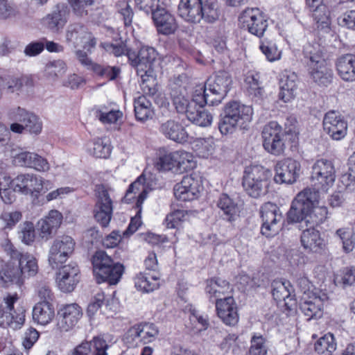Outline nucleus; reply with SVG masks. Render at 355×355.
Here are the masks:
<instances>
[{"instance_id": "60", "label": "nucleus", "mask_w": 355, "mask_h": 355, "mask_svg": "<svg viewBox=\"0 0 355 355\" xmlns=\"http://www.w3.org/2000/svg\"><path fill=\"white\" fill-rule=\"evenodd\" d=\"M268 352L266 339L261 335L254 334L250 340V355H266Z\"/></svg>"}, {"instance_id": "16", "label": "nucleus", "mask_w": 355, "mask_h": 355, "mask_svg": "<svg viewBox=\"0 0 355 355\" xmlns=\"http://www.w3.org/2000/svg\"><path fill=\"white\" fill-rule=\"evenodd\" d=\"M239 21L250 33L261 37L268 27V20L257 8H247L241 13Z\"/></svg>"}, {"instance_id": "6", "label": "nucleus", "mask_w": 355, "mask_h": 355, "mask_svg": "<svg viewBox=\"0 0 355 355\" xmlns=\"http://www.w3.org/2000/svg\"><path fill=\"white\" fill-rule=\"evenodd\" d=\"M17 293H6L0 300V327L20 329L26 320V309L23 306L15 309V304L19 301Z\"/></svg>"}, {"instance_id": "14", "label": "nucleus", "mask_w": 355, "mask_h": 355, "mask_svg": "<svg viewBox=\"0 0 355 355\" xmlns=\"http://www.w3.org/2000/svg\"><path fill=\"white\" fill-rule=\"evenodd\" d=\"M262 219L261 233L267 237L275 235L281 230L283 216L279 208L274 203L266 202L260 210Z\"/></svg>"}, {"instance_id": "54", "label": "nucleus", "mask_w": 355, "mask_h": 355, "mask_svg": "<svg viewBox=\"0 0 355 355\" xmlns=\"http://www.w3.org/2000/svg\"><path fill=\"white\" fill-rule=\"evenodd\" d=\"M12 187V180L4 173H0V197L6 204H11L15 200V193Z\"/></svg>"}, {"instance_id": "39", "label": "nucleus", "mask_w": 355, "mask_h": 355, "mask_svg": "<svg viewBox=\"0 0 355 355\" xmlns=\"http://www.w3.org/2000/svg\"><path fill=\"white\" fill-rule=\"evenodd\" d=\"M291 286L288 282L275 280L272 283V295L278 302L284 301L289 309L295 304V300L291 297Z\"/></svg>"}, {"instance_id": "51", "label": "nucleus", "mask_w": 355, "mask_h": 355, "mask_svg": "<svg viewBox=\"0 0 355 355\" xmlns=\"http://www.w3.org/2000/svg\"><path fill=\"white\" fill-rule=\"evenodd\" d=\"M135 286L138 291L149 293L158 288L159 279L157 277H148L144 273H139L135 278Z\"/></svg>"}, {"instance_id": "46", "label": "nucleus", "mask_w": 355, "mask_h": 355, "mask_svg": "<svg viewBox=\"0 0 355 355\" xmlns=\"http://www.w3.org/2000/svg\"><path fill=\"white\" fill-rule=\"evenodd\" d=\"M67 22L66 11L54 10L42 19L43 24L53 32L62 29Z\"/></svg>"}, {"instance_id": "29", "label": "nucleus", "mask_w": 355, "mask_h": 355, "mask_svg": "<svg viewBox=\"0 0 355 355\" xmlns=\"http://www.w3.org/2000/svg\"><path fill=\"white\" fill-rule=\"evenodd\" d=\"M66 38L75 46H80L88 52H90L96 44V39L92 35L80 26L71 27L67 32Z\"/></svg>"}, {"instance_id": "13", "label": "nucleus", "mask_w": 355, "mask_h": 355, "mask_svg": "<svg viewBox=\"0 0 355 355\" xmlns=\"http://www.w3.org/2000/svg\"><path fill=\"white\" fill-rule=\"evenodd\" d=\"M336 178V170L332 161L320 159L317 160L313 167L311 181L315 189L327 190L333 184Z\"/></svg>"}, {"instance_id": "26", "label": "nucleus", "mask_w": 355, "mask_h": 355, "mask_svg": "<svg viewBox=\"0 0 355 355\" xmlns=\"http://www.w3.org/2000/svg\"><path fill=\"white\" fill-rule=\"evenodd\" d=\"M0 282L5 288L16 286L20 288L24 284L25 282L14 259H10L1 266Z\"/></svg>"}, {"instance_id": "45", "label": "nucleus", "mask_w": 355, "mask_h": 355, "mask_svg": "<svg viewBox=\"0 0 355 355\" xmlns=\"http://www.w3.org/2000/svg\"><path fill=\"white\" fill-rule=\"evenodd\" d=\"M303 55L308 67L324 62L322 50L318 43H307L304 46Z\"/></svg>"}, {"instance_id": "61", "label": "nucleus", "mask_w": 355, "mask_h": 355, "mask_svg": "<svg viewBox=\"0 0 355 355\" xmlns=\"http://www.w3.org/2000/svg\"><path fill=\"white\" fill-rule=\"evenodd\" d=\"M19 236L21 242L26 245H31L35 239V227L32 222L26 221L20 226Z\"/></svg>"}, {"instance_id": "30", "label": "nucleus", "mask_w": 355, "mask_h": 355, "mask_svg": "<svg viewBox=\"0 0 355 355\" xmlns=\"http://www.w3.org/2000/svg\"><path fill=\"white\" fill-rule=\"evenodd\" d=\"M179 306L181 307V312L189 313L190 322L186 324L188 328L194 331H201L208 327L209 322L207 316L200 315L191 304L187 303L185 297L179 296Z\"/></svg>"}, {"instance_id": "8", "label": "nucleus", "mask_w": 355, "mask_h": 355, "mask_svg": "<svg viewBox=\"0 0 355 355\" xmlns=\"http://www.w3.org/2000/svg\"><path fill=\"white\" fill-rule=\"evenodd\" d=\"M146 178L142 174L133 182L126 191L123 198V201L126 203H130L137 200L136 205L139 211L136 216L131 218L130 223L127 230L123 232L124 236H130L135 232L141 225V205L146 199L148 193V187L145 184Z\"/></svg>"}, {"instance_id": "23", "label": "nucleus", "mask_w": 355, "mask_h": 355, "mask_svg": "<svg viewBox=\"0 0 355 355\" xmlns=\"http://www.w3.org/2000/svg\"><path fill=\"white\" fill-rule=\"evenodd\" d=\"M63 220L62 214L56 209L50 210L37 222V231L41 239L46 241L52 237L60 228Z\"/></svg>"}, {"instance_id": "1", "label": "nucleus", "mask_w": 355, "mask_h": 355, "mask_svg": "<svg viewBox=\"0 0 355 355\" xmlns=\"http://www.w3.org/2000/svg\"><path fill=\"white\" fill-rule=\"evenodd\" d=\"M101 46L108 53L115 56H121L125 53L132 66L136 67L138 76L141 78V85L145 92L153 94L157 84L156 75L153 68L156 60L157 53L155 49L150 46H143L138 53L128 50L123 42L115 43H102Z\"/></svg>"}, {"instance_id": "37", "label": "nucleus", "mask_w": 355, "mask_h": 355, "mask_svg": "<svg viewBox=\"0 0 355 355\" xmlns=\"http://www.w3.org/2000/svg\"><path fill=\"white\" fill-rule=\"evenodd\" d=\"M339 76L346 82L355 81V55L345 54L340 56L336 62Z\"/></svg>"}, {"instance_id": "64", "label": "nucleus", "mask_w": 355, "mask_h": 355, "mask_svg": "<svg viewBox=\"0 0 355 355\" xmlns=\"http://www.w3.org/2000/svg\"><path fill=\"white\" fill-rule=\"evenodd\" d=\"M123 342L128 347H136L142 343L137 325L131 327L124 334Z\"/></svg>"}, {"instance_id": "31", "label": "nucleus", "mask_w": 355, "mask_h": 355, "mask_svg": "<svg viewBox=\"0 0 355 355\" xmlns=\"http://www.w3.org/2000/svg\"><path fill=\"white\" fill-rule=\"evenodd\" d=\"M179 113H183L189 121L201 127L209 126L213 121L212 114L204 106H196L193 103L187 104L184 110L179 109Z\"/></svg>"}, {"instance_id": "11", "label": "nucleus", "mask_w": 355, "mask_h": 355, "mask_svg": "<svg viewBox=\"0 0 355 355\" xmlns=\"http://www.w3.org/2000/svg\"><path fill=\"white\" fill-rule=\"evenodd\" d=\"M76 242L69 235H62L51 243L48 252V262L52 268H58L72 255Z\"/></svg>"}, {"instance_id": "22", "label": "nucleus", "mask_w": 355, "mask_h": 355, "mask_svg": "<svg viewBox=\"0 0 355 355\" xmlns=\"http://www.w3.org/2000/svg\"><path fill=\"white\" fill-rule=\"evenodd\" d=\"M328 299L326 293L315 289L311 292V295L304 297V301L300 304V309L308 317L307 320L320 317L324 304Z\"/></svg>"}, {"instance_id": "36", "label": "nucleus", "mask_w": 355, "mask_h": 355, "mask_svg": "<svg viewBox=\"0 0 355 355\" xmlns=\"http://www.w3.org/2000/svg\"><path fill=\"white\" fill-rule=\"evenodd\" d=\"M32 317L34 322L45 327L50 324L55 318L53 305L48 301H41L33 307Z\"/></svg>"}, {"instance_id": "32", "label": "nucleus", "mask_w": 355, "mask_h": 355, "mask_svg": "<svg viewBox=\"0 0 355 355\" xmlns=\"http://www.w3.org/2000/svg\"><path fill=\"white\" fill-rule=\"evenodd\" d=\"M96 117L104 125L119 130L122 123L123 114L116 106H100L95 111Z\"/></svg>"}, {"instance_id": "10", "label": "nucleus", "mask_w": 355, "mask_h": 355, "mask_svg": "<svg viewBox=\"0 0 355 355\" xmlns=\"http://www.w3.org/2000/svg\"><path fill=\"white\" fill-rule=\"evenodd\" d=\"M12 180L14 190L24 195L37 197L48 190L47 186L51 184L49 180L34 173H21Z\"/></svg>"}, {"instance_id": "28", "label": "nucleus", "mask_w": 355, "mask_h": 355, "mask_svg": "<svg viewBox=\"0 0 355 355\" xmlns=\"http://www.w3.org/2000/svg\"><path fill=\"white\" fill-rule=\"evenodd\" d=\"M218 318L228 326H234L239 322L237 306L232 296L225 297L216 304Z\"/></svg>"}, {"instance_id": "59", "label": "nucleus", "mask_w": 355, "mask_h": 355, "mask_svg": "<svg viewBox=\"0 0 355 355\" xmlns=\"http://www.w3.org/2000/svg\"><path fill=\"white\" fill-rule=\"evenodd\" d=\"M105 300V296L103 291H98L92 298L87 309V315L90 320H93L97 315L100 308Z\"/></svg>"}, {"instance_id": "41", "label": "nucleus", "mask_w": 355, "mask_h": 355, "mask_svg": "<svg viewBox=\"0 0 355 355\" xmlns=\"http://www.w3.org/2000/svg\"><path fill=\"white\" fill-rule=\"evenodd\" d=\"M308 67L311 78L319 86L327 87L332 82L333 71L325 61Z\"/></svg>"}, {"instance_id": "53", "label": "nucleus", "mask_w": 355, "mask_h": 355, "mask_svg": "<svg viewBox=\"0 0 355 355\" xmlns=\"http://www.w3.org/2000/svg\"><path fill=\"white\" fill-rule=\"evenodd\" d=\"M176 159L175 154L166 150L159 149L157 152V159L155 162V167L159 171H168L175 166Z\"/></svg>"}, {"instance_id": "7", "label": "nucleus", "mask_w": 355, "mask_h": 355, "mask_svg": "<svg viewBox=\"0 0 355 355\" xmlns=\"http://www.w3.org/2000/svg\"><path fill=\"white\" fill-rule=\"evenodd\" d=\"M93 272L97 283L107 282L115 285L120 281L124 267L114 263L112 258L103 251L96 252L92 258Z\"/></svg>"}, {"instance_id": "33", "label": "nucleus", "mask_w": 355, "mask_h": 355, "mask_svg": "<svg viewBox=\"0 0 355 355\" xmlns=\"http://www.w3.org/2000/svg\"><path fill=\"white\" fill-rule=\"evenodd\" d=\"M153 19L159 33L164 35L173 33L176 28L175 17L164 8H157L153 12Z\"/></svg>"}, {"instance_id": "40", "label": "nucleus", "mask_w": 355, "mask_h": 355, "mask_svg": "<svg viewBox=\"0 0 355 355\" xmlns=\"http://www.w3.org/2000/svg\"><path fill=\"white\" fill-rule=\"evenodd\" d=\"M117 339L112 335L95 336L89 342L94 355H110V349L116 346Z\"/></svg>"}, {"instance_id": "63", "label": "nucleus", "mask_w": 355, "mask_h": 355, "mask_svg": "<svg viewBox=\"0 0 355 355\" xmlns=\"http://www.w3.org/2000/svg\"><path fill=\"white\" fill-rule=\"evenodd\" d=\"M196 162L192 153L184 150H179V171L184 172L193 169Z\"/></svg>"}, {"instance_id": "38", "label": "nucleus", "mask_w": 355, "mask_h": 355, "mask_svg": "<svg viewBox=\"0 0 355 355\" xmlns=\"http://www.w3.org/2000/svg\"><path fill=\"white\" fill-rule=\"evenodd\" d=\"M199 192V181L192 175H184L179 182V200H192L197 197Z\"/></svg>"}, {"instance_id": "4", "label": "nucleus", "mask_w": 355, "mask_h": 355, "mask_svg": "<svg viewBox=\"0 0 355 355\" xmlns=\"http://www.w3.org/2000/svg\"><path fill=\"white\" fill-rule=\"evenodd\" d=\"M252 108L239 101L227 103L220 115L218 129L223 135L234 133L238 128H245L252 118Z\"/></svg>"}, {"instance_id": "49", "label": "nucleus", "mask_w": 355, "mask_h": 355, "mask_svg": "<svg viewBox=\"0 0 355 355\" xmlns=\"http://www.w3.org/2000/svg\"><path fill=\"white\" fill-rule=\"evenodd\" d=\"M67 71V65L62 60L48 62L44 68V76L49 80L55 81L61 78Z\"/></svg>"}, {"instance_id": "25", "label": "nucleus", "mask_w": 355, "mask_h": 355, "mask_svg": "<svg viewBox=\"0 0 355 355\" xmlns=\"http://www.w3.org/2000/svg\"><path fill=\"white\" fill-rule=\"evenodd\" d=\"M80 270L75 263H70L61 268L57 275L58 288L64 293L73 291L79 282Z\"/></svg>"}, {"instance_id": "42", "label": "nucleus", "mask_w": 355, "mask_h": 355, "mask_svg": "<svg viewBox=\"0 0 355 355\" xmlns=\"http://www.w3.org/2000/svg\"><path fill=\"white\" fill-rule=\"evenodd\" d=\"M297 76L294 73L283 76L280 79L279 96L284 102H288L294 98L297 89Z\"/></svg>"}, {"instance_id": "19", "label": "nucleus", "mask_w": 355, "mask_h": 355, "mask_svg": "<svg viewBox=\"0 0 355 355\" xmlns=\"http://www.w3.org/2000/svg\"><path fill=\"white\" fill-rule=\"evenodd\" d=\"M322 220H313L308 226L301 224L302 232L300 236V242L303 248L307 252L318 253L322 251L325 248L324 240L321 237V234L315 225L321 223Z\"/></svg>"}, {"instance_id": "57", "label": "nucleus", "mask_w": 355, "mask_h": 355, "mask_svg": "<svg viewBox=\"0 0 355 355\" xmlns=\"http://www.w3.org/2000/svg\"><path fill=\"white\" fill-rule=\"evenodd\" d=\"M259 49L269 62L278 60L281 58V51L278 49L275 42L272 40H262Z\"/></svg>"}, {"instance_id": "2", "label": "nucleus", "mask_w": 355, "mask_h": 355, "mask_svg": "<svg viewBox=\"0 0 355 355\" xmlns=\"http://www.w3.org/2000/svg\"><path fill=\"white\" fill-rule=\"evenodd\" d=\"M319 214L320 220H323L327 214L324 206H319V192L311 188L304 189L300 192L293 200L291 208L287 213L288 223H302L306 226L311 223L313 216Z\"/></svg>"}, {"instance_id": "18", "label": "nucleus", "mask_w": 355, "mask_h": 355, "mask_svg": "<svg viewBox=\"0 0 355 355\" xmlns=\"http://www.w3.org/2000/svg\"><path fill=\"white\" fill-rule=\"evenodd\" d=\"M347 122L338 112L330 110L323 119L324 131L333 139L340 141L347 134Z\"/></svg>"}, {"instance_id": "56", "label": "nucleus", "mask_w": 355, "mask_h": 355, "mask_svg": "<svg viewBox=\"0 0 355 355\" xmlns=\"http://www.w3.org/2000/svg\"><path fill=\"white\" fill-rule=\"evenodd\" d=\"M142 344L153 342L159 334L157 327L153 323H141L136 324Z\"/></svg>"}, {"instance_id": "55", "label": "nucleus", "mask_w": 355, "mask_h": 355, "mask_svg": "<svg viewBox=\"0 0 355 355\" xmlns=\"http://www.w3.org/2000/svg\"><path fill=\"white\" fill-rule=\"evenodd\" d=\"M191 146L198 155L202 157H207L214 150V143L212 138H198L196 136Z\"/></svg>"}, {"instance_id": "5", "label": "nucleus", "mask_w": 355, "mask_h": 355, "mask_svg": "<svg viewBox=\"0 0 355 355\" xmlns=\"http://www.w3.org/2000/svg\"><path fill=\"white\" fill-rule=\"evenodd\" d=\"M272 175L270 170L260 165L246 166L242 179V185L246 193L254 198L266 195Z\"/></svg>"}, {"instance_id": "48", "label": "nucleus", "mask_w": 355, "mask_h": 355, "mask_svg": "<svg viewBox=\"0 0 355 355\" xmlns=\"http://www.w3.org/2000/svg\"><path fill=\"white\" fill-rule=\"evenodd\" d=\"M134 107L135 116L138 121H146L153 115L151 103L144 96H139L135 100Z\"/></svg>"}, {"instance_id": "47", "label": "nucleus", "mask_w": 355, "mask_h": 355, "mask_svg": "<svg viewBox=\"0 0 355 355\" xmlns=\"http://www.w3.org/2000/svg\"><path fill=\"white\" fill-rule=\"evenodd\" d=\"M88 152L96 158H108L112 152L111 142L107 138H98L88 147Z\"/></svg>"}, {"instance_id": "35", "label": "nucleus", "mask_w": 355, "mask_h": 355, "mask_svg": "<svg viewBox=\"0 0 355 355\" xmlns=\"http://www.w3.org/2000/svg\"><path fill=\"white\" fill-rule=\"evenodd\" d=\"M211 94L209 92L207 87V83L205 85H197L192 92L191 100L183 97L181 101H179V109L184 110L187 107V104L194 103L196 106H205V105H214L217 103H211Z\"/></svg>"}, {"instance_id": "9", "label": "nucleus", "mask_w": 355, "mask_h": 355, "mask_svg": "<svg viewBox=\"0 0 355 355\" xmlns=\"http://www.w3.org/2000/svg\"><path fill=\"white\" fill-rule=\"evenodd\" d=\"M263 147L268 153L279 156L286 149V134L276 121H270L264 125L262 130Z\"/></svg>"}, {"instance_id": "34", "label": "nucleus", "mask_w": 355, "mask_h": 355, "mask_svg": "<svg viewBox=\"0 0 355 355\" xmlns=\"http://www.w3.org/2000/svg\"><path fill=\"white\" fill-rule=\"evenodd\" d=\"M17 254L14 260L17 262L24 280L35 277L39 271L37 259L29 252H21Z\"/></svg>"}, {"instance_id": "12", "label": "nucleus", "mask_w": 355, "mask_h": 355, "mask_svg": "<svg viewBox=\"0 0 355 355\" xmlns=\"http://www.w3.org/2000/svg\"><path fill=\"white\" fill-rule=\"evenodd\" d=\"M12 162L15 166L34 169L40 173L49 172L51 166L48 160L34 152L13 148L10 151Z\"/></svg>"}, {"instance_id": "27", "label": "nucleus", "mask_w": 355, "mask_h": 355, "mask_svg": "<svg viewBox=\"0 0 355 355\" xmlns=\"http://www.w3.org/2000/svg\"><path fill=\"white\" fill-rule=\"evenodd\" d=\"M232 288L226 280L213 278L206 282L205 293L209 300L215 304L225 297L232 296Z\"/></svg>"}, {"instance_id": "44", "label": "nucleus", "mask_w": 355, "mask_h": 355, "mask_svg": "<svg viewBox=\"0 0 355 355\" xmlns=\"http://www.w3.org/2000/svg\"><path fill=\"white\" fill-rule=\"evenodd\" d=\"M216 205L223 212V216L229 221L234 220L238 215L239 207L237 204L225 193L218 198Z\"/></svg>"}, {"instance_id": "24", "label": "nucleus", "mask_w": 355, "mask_h": 355, "mask_svg": "<svg viewBox=\"0 0 355 355\" xmlns=\"http://www.w3.org/2000/svg\"><path fill=\"white\" fill-rule=\"evenodd\" d=\"M31 85V79L26 76H17L0 69V86L9 94L20 95L24 87Z\"/></svg>"}, {"instance_id": "58", "label": "nucleus", "mask_w": 355, "mask_h": 355, "mask_svg": "<svg viewBox=\"0 0 355 355\" xmlns=\"http://www.w3.org/2000/svg\"><path fill=\"white\" fill-rule=\"evenodd\" d=\"M22 214L16 210L4 211L0 216V227L2 229H12L21 220Z\"/></svg>"}, {"instance_id": "43", "label": "nucleus", "mask_w": 355, "mask_h": 355, "mask_svg": "<svg viewBox=\"0 0 355 355\" xmlns=\"http://www.w3.org/2000/svg\"><path fill=\"white\" fill-rule=\"evenodd\" d=\"M16 119L24 124L25 129L31 133L37 135L41 132L42 125L40 119L32 113L26 112L24 109L18 107L15 116Z\"/></svg>"}, {"instance_id": "15", "label": "nucleus", "mask_w": 355, "mask_h": 355, "mask_svg": "<svg viewBox=\"0 0 355 355\" xmlns=\"http://www.w3.org/2000/svg\"><path fill=\"white\" fill-rule=\"evenodd\" d=\"M83 316V310L76 303L62 305L58 311L55 329L60 333L72 330Z\"/></svg>"}, {"instance_id": "20", "label": "nucleus", "mask_w": 355, "mask_h": 355, "mask_svg": "<svg viewBox=\"0 0 355 355\" xmlns=\"http://www.w3.org/2000/svg\"><path fill=\"white\" fill-rule=\"evenodd\" d=\"M97 200L94 207V217L103 226L110 223L112 216V201L108 189L104 186H98L96 189Z\"/></svg>"}, {"instance_id": "50", "label": "nucleus", "mask_w": 355, "mask_h": 355, "mask_svg": "<svg viewBox=\"0 0 355 355\" xmlns=\"http://www.w3.org/2000/svg\"><path fill=\"white\" fill-rule=\"evenodd\" d=\"M336 345L334 335L328 333L315 342L314 350L318 355H332L336 349Z\"/></svg>"}, {"instance_id": "21", "label": "nucleus", "mask_w": 355, "mask_h": 355, "mask_svg": "<svg viewBox=\"0 0 355 355\" xmlns=\"http://www.w3.org/2000/svg\"><path fill=\"white\" fill-rule=\"evenodd\" d=\"M301 165L291 158L278 161L275 166L274 180L277 183L293 184L300 176Z\"/></svg>"}, {"instance_id": "17", "label": "nucleus", "mask_w": 355, "mask_h": 355, "mask_svg": "<svg viewBox=\"0 0 355 355\" xmlns=\"http://www.w3.org/2000/svg\"><path fill=\"white\" fill-rule=\"evenodd\" d=\"M207 89L211 94V103H220L230 91L232 79L229 73L219 71L206 81Z\"/></svg>"}, {"instance_id": "62", "label": "nucleus", "mask_w": 355, "mask_h": 355, "mask_svg": "<svg viewBox=\"0 0 355 355\" xmlns=\"http://www.w3.org/2000/svg\"><path fill=\"white\" fill-rule=\"evenodd\" d=\"M98 0H71L70 5L73 12L78 16L87 15L92 6Z\"/></svg>"}, {"instance_id": "3", "label": "nucleus", "mask_w": 355, "mask_h": 355, "mask_svg": "<svg viewBox=\"0 0 355 355\" xmlns=\"http://www.w3.org/2000/svg\"><path fill=\"white\" fill-rule=\"evenodd\" d=\"M179 15L192 23H199L202 19L213 23L219 17L217 0H180Z\"/></svg>"}, {"instance_id": "52", "label": "nucleus", "mask_w": 355, "mask_h": 355, "mask_svg": "<svg viewBox=\"0 0 355 355\" xmlns=\"http://www.w3.org/2000/svg\"><path fill=\"white\" fill-rule=\"evenodd\" d=\"M311 10L313 11V17L317 28L324 33L329 32L330 30L331 21L328 8L324 5Z\"/></svg>"}]
</instances>
